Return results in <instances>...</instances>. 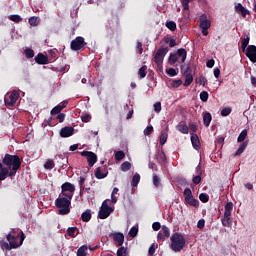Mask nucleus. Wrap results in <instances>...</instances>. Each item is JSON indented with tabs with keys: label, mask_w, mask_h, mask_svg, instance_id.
<instances>
[{
	"label": "nucleus",
	"mask_w": 256,
	"mask_h": 256,
	"mask_svg": "<svg viewBox=\"0 0 256 256\" xmlns=\"http://www.w3.org/2000/svg\"><path fill=\"white\" fill-rule=\"evenodd\" d=\"M137 233H139V227L137 226H133L129 231L130 237H137Z\"/></svg>",
	"instance_id": "44"
},
{
	"label": "nucleus",
	"mask_w": 256,
	"mask_h": 256,
	"mask_svg": "<svg viewBox=\"0 0 256 256\" xmlns=\"http://www.w3.org/2000/svg\"><path fill=\"white\" fill-rule=\"evenodd\" d=\"M193 83V75L191 74H186L185 76V82H184V87H189Z\"/></svg>",
	"instance_id": "36"
},
{
	"label": "nucleus",
	"mask_w": 256,
	"mask_h": 256,
	"mask_svg": "<svg viewBox=\"0 0 256 256\" xmlns=\"http://www.w3.org/2000/svg\"><path fill=\"white\" fill-rule=\"evenodd\" d=\"M191 143L196 151H199V149H201V142L199 141V136H197V134L191 135Z\"/></svg>",
	"instance_id": "18"
},
{
	"label": "nucleus",
	"mask_w": 256,
	"mask_h": 256,
	"mask_svg": "<svg viewBox=\"0 0 256 256\" xmlns=\"http://www.w3.org/2000/svg\"><path fill=\"white\" fill-rule=\"evenodd\" d=\"M10 21H13L14 23H21L23 21V18L18 14H13L9 16Z\"/></svg>",
	"instance_id": "31"
},
{
	"label": "nucleus",
	"mask_w": 256,
	"mask_h": 256,
	"mask_svg": "<svg viewBox=\"0 0 256 256\" xmlns=\"http://www.w3.org/2000/svg\"><path fill=\"white\" fill-rule=\"evenodd\" d=\"M70 49L72 51H83L85 49V38L78 36L71 41Z\"/></svg>",
	"instance_id": "10"
},
{
	"label": "nucleus",
	"mask_w": 256,
	"mask_h": 256,
	"mask_svg": "<svg viewBox=\"0 0 256 256\" xmlns=\"http://www.w3.org/2000/svg\"><path fill=\"white\" fill-rule=\"evenodd\" d=\"M246 57L250 59L252 63H256V46L250 45L246 49Z\"/></svg>",
	"instance_id": "14"
},
{
	"label": "nucleus",
	"mask_w": 256,
	"mask_h": 256,
	"mask_svg": "<svg viewBox=\"0 0 256 256\" xmlns=\"http://www.w3.org/2000/svg\"><path fill=\"white\" fill-rule=\"evenodd\" d=\"M55 206L59 209V215H69L71 213V200L66 197L58 196L55 200Z\"/></svg>",
	"instance_id": "4"
},
{
	"label": "nucleus",
	"mask_w": 256,
	"mask_h": 256,
	"mask_svg": "<svg viewBox=\"0 0 256 256\" xmlns=\"http://www.w3.org/2000/svg\"><path fill=\"white\" fill-rule=\"evenodd\" d=\"M55 168V162L53 160H47L44 164V169L51 171V169Z\"/></svg>",
	"instance_id": "35"
},
{
	"label": "nucleus",
	"mask_w": 256,
	"mask_h": 256,
	"mask_svg": "<svg viewBox=\"0 0 256 256\" xmlns=\"http://www.w3.org/2000/svg\"><path fill=\"white\" fill-rule=\"evenodd\" d=\"M166 73H167V75H169L170 77H175V76H177V70H175L174 68H167V69H166Z\"/></svg>",
	"instance_id": "50"
},
{
	"label": "nucleus",
	"mask_w": 256,
	"mask_h": 256,
	"mask_svg": "<svg viewBox=\"0 0 256 256\" xmlns=\"http://www.w3.org/2000/svg\"><path fill=\"white\" fill-rule=\"evenodd\" d=\"M61 190L64 191V192L65 191H70L72 193H75V185H73L70 182H65V183L62 184Z\"/></svg>",
	"instance_id": "20"
},
{
	"label": "nucleus",
	"mask_w": 256,
	"mask_h": 256,
	"mask_svg": "<svg viewBox=\"0 0 256 256\" xmlns=\"http://www.w3.org/2000/svg\"><path fill=\"white\" fill-rule=\"evenodd\" d=\"M179 59L181 60V63L186 61V59H187V50H185L183 48H180V49L177 50V53L171 54L169 56L170 65H175V63H177V61H179Z\"/></svg>",
	"instance_id": "6"
},
{
	"label": "nucleus",
	"mask_w": 256,
	"mask_h": 256,
	"mask_svg": "<svg viewBox=\"0 0 256 256\" xmlns=\"http://www.w3.org/2000/svg\"><path fill=\"white\" fill-rule=\"evenodd\" d=\"M196 83H198V85H203V87H205V85H207V78L200 76L199 78H196Z\"/></svg>",
	"instance_id": "46"
},
{
	"label": "nucleus",
	"mask_w": 256,
	"mask_h": 256,
	"mask_svg": "<svg viewBox=\"0 0 256 256\" xmlns=\"http://www.w3.org/2000/svg\"><path fill=\"white\" fill-rule=\"evenodd\" d=\"M111 237L115 245H118V247H122L123 243H125V235L121 232H114L111 234Z\"/></svg>",
	"instance_id": "13"
},
{
	"label": "nucleus",
	"mask_w": 256,
	"mask_h": 256,
	"mask_svg": "<svg viewBox=\"0 0 256 256\" xmlns=\"http://www.w3.org/2000/svg\"><path fill=\"white\" fill-rule=\"evenodd\" d=\"M199 199H200V201H202V203H207L209 201V195H207L205 193H201L199 195Z\"/></svg>",
	"instance_id": "51"
},
{
	"label": "nucleus",
	"mask_w": 256,
	"mask_h": 256,
	"mask_svg": "<svg viewBox=\"0 0 256 256\" xmlns=\"http://www.w3.org/2000/svg\"><path fill=\"white\" fill-rule=\"evenodd\" d=\"M169 52V49L167 48H160L155 56H154V63H156L158 69H163V59H165V56Z\"/></svg>",
	"instance_id": "8"
},
{
	"label": "nucleus",
	"mask_w": 256,
	"mask_h": 256,
	"mask_svg": "<svg viewBox=\"0 0 256 256\" xmlns=\"http://www.w3.org/2000/svg\"><path fill=\"white\" fill-rule=\"evenodd\" d=\"M166 27L170 31H175V29H177V24L173 21H168V22H166Z\"/></svg>",
	"instance_id": "42"
},
{
	"label": "nucleus",
	"mask_w": 256,
	"mask_h": 256,
	"mask_svg": "<svg viewBox=\"0 0 256 256\" xmlns=\"http://www.w3.org/2000/svg\"><path fill=\"white\" fill-rule=\"evenodd\" d=\"M168 137L169 135L167 134V132H162L160 136V145H165V143H167Z\"/></svg>",
	"instance_id": "40"
},
{
	"label": "nucleus",
	"mask_w": 256,
	"mask_h": 256,
	"mask_svg": "<svg viewBox=\"0 0 256 256\" xmlns=\"http://www.w3.org/2000/svg\"><path fill=\"white\" fill-rule=\"evenodd\" d=\"M231 111H232L231 107L222 108L221 112H220V115L222 117H229V115H231Z\"/></svg>",
	"instance_id": "32"
},
{
	"label": "nucleus",
	"mask_w": 256,
	"mask_h": 256,
	"mask_svg": "<svg viewBox=\"0 0 256 256\" xmlns=\"http://www.w3.org/2000/svg\"><path fill=\"white\" fill-rule=\"evenodd\" d=\"M28 23L31 25V27H37V25H39V18L32 16L29 18Z\"/></svg>",
	"instance_id": "27"
},
{
	"label": "nucleus",
	"mask_w": 256,
	"mask_h": 256,
	"mask_svg": "<svg viewBox=\"0 0 256 256\" xmlns=\"http://www.w3.org/2000/svg\"><path fill=\"white\" fill-rule=\"evenodd\" d=\"M25 55L27 59H33V57H35V52L33 51V49H26Z\"/></svg>",
	"instance_id": "49"
},
{
	"label": "nucleus",
	"mask_w": 256,
	"mask_h": 256,
	"mask_svg": "<svg viewBox=\"0 0 256 256\" xmlns=\"http://www.w3.org/2000/svg\"><path fill=\"white\" fill-rule=\"evenodd\" d=\"M199 27L204 37H207L209 35V29L211 28V20L207 19L205 14L199 17Z\"/></svg>",
	"instance_id": "7"
},
{
	"label": "nucleus",
	"mask_w": 256,
	"mask_h": 256,
	"mask_svg": "<svg viewBox=\"0 0 256 256\" xmlns=\"http://www.w3.org/2000/svg\"><path fill=\"white\" fill-rule=\"evenodd\" d=\"M17 99H19V92H17V90H14L10 94L9 99H4L5 105L7 107H13V105L17 103Z\"/></svg>",
	"instance_id": "12"
},
{
	"label": "nucleus",
	"mask_w": 256,
	"mask_h": 256,
	"mask_svg": "<svg viewBox=\"0 0 256 256\" xmlns=\"http://www.w3.org/2000/svg\"><path fill=\"white\" fill-rule=\"evenodd\" d=\"M96 179H105L107 177L108 172L105 167H98L94 173Z\"/></svg>",
	"instance_id": "16"
},
{
	"label": "nucleus",
	"mask_w": 256,
	"mask_h": 256,
	"mask_svg": "<svg viewBox=\"0 0 256 256\" xmlns=\"http://www.w3.org/2000/svg\"><path fill=\"white\" fill-rule=\"evenodd\" d=\"M153 110L155 113H161V102L154 103Z\"/></svg>",
	"instance_id": "52"
},
{
	"label": "nucleus",
	"mask_w": 256,
	"mask_h": 256,
	"mask_svg": "<svg viewBox=\"0 0 256 256\" xmlns=\"http://www.w3.org/2000/svg\"><path fill=\"white\" fill-rule=\"evenodd\" d=\"M7 242H0L2 249H6V251H11V249H17V247H21L23 245V241H25V234L21 232L20 234L13 235L9 233L7 235Z\"/></svg>",
	"instance_id": "2"
},
{
	"label": "nucleus",
	"mask_w": 256,
	"mask_h": 256,
	"mask_svg": "<svg viewBox=\"0 0 256 256\" xmlns=\"http://www.w3.org/2000/svg\"><path fill=\"white\" fill-rule=\"evenodd\" d=\"M73 195H75V192H70V191H65L61 190V194L59 195L60 197H65L66 199H73Z\"/></svg>",
	"instance_id": "26"
},
{
	"label": "nucleus",
	"mask_w": 256,
	"mask_h": 256,
	"mask_svg": "<svg viewBox=\"0 0 256 256\" xmlns=\"http://www.w3.org/2000/svg\"><path fill=\"white\" fill-rule=\"evenodd\" d=\"M124 158H125V152L124 151L116 152V154H115L116 161H121Z\"/></svg>",
	"instance_id": "48"
},
{
	"label": "nucleus",
	"mask_w": 256,
	"mask_h": 256,
	"mask_svg": "<svg viewBox=\"0 0 256 256\" xmlns=\"http://www.w3.org/2000/svg\"><path fill=\"white\" fill-rule=\"evenodd\" d=\"M209 99V93L207 91H202L200 93V100L203 102V103H207Z\"/></svg>",
	"instance_id": "39"
},
{
	"label": "nucleus",
	"mask_w": 256,
	"mask_h": 256,
	"mask_svg": "<svg viewBox=\"0 0 256 256\" xmlns=\"http://www.w3.org/2000/svg\"><path fill=\"white\" fill-rule=\"evenodd\" d=\"M246 138H247V129H244L239 134L237 141L238 143H243V141H245Z\"/></svg>",
	"instance_id": "29"
},
{
	"label": "nucleus",
	"mask_w": 256,
	"mask_h": 256,
	"mask_svg": "<svg viewBox=\"0 0 256 256\" xmlns=\"http://www.w3.org/2000/svg\"><path fill=\"white\" fill-rule=\"evenodd\" d=\"M81 219L84 223H89V221H91V210L88 209L84 211L81 215Z\"/></svg>",
	"instance_id": "23"
},
{
	"label": "nucleus",
	"mask_w": 256,
	"mask_h": 256,
	"mask_svg": "<svg viewBox=\"0 0 256 256\" xmlns=\"http://www.w3.org/2000/svg\"><path fill=\"white\" fill-rule=\"evenodd\" d=\"M75 133L74 127L66 126L64 128H61L60 130V137L66 139L67 137H72V135Z\"/></svg>",
	"instance_id": "15"
},
{
	"label": "nucleus",
	"mask_w": 256,
	"mask_h": 256,
	"mask_svg": "<svg viewBox=\"0 0 256 256\" xmlns=\"http://www.w3.org/2000/svg\"><path fill=\"white\" fill-rule=\"evenodd\" d=\"M212 119H213V117L211 116V113H209V112L203 113V123H204L205 127H209V125H211Z\"/></svg>",
	"instance_id": "21"
},
{
	"label": "nucleus",
	"mask_w": 256,
	"mask_h": 256,
	"mask_svg": "<svg viewBox=\"0 0 256 256\" xmlns=\"http://www.w3.org/2000/svg\"><path fill=\"white\" fill-rule=\"evenodd\" d=\"M181 85H183V81H181V80H174L172 82V87L177 88V87H181Z\"/></svg>",
	"instance_id": "59"
},
{
	"label": "nucleus",
	"mask_w": 256,
	"mask_h": 256,
	"mask_svg": "<svg viewBox=\"0 0 256 256\" xmlns=\"http://www.w3.org/2000/svg\"><path fill=\"white\" fill-rule=\"evenodd\" d=\"M138 75L141 77V79H145V77H147V66L146 65L142 66L139 69Z\"/></svg>",
	"instance_id": "33"
},
{
	"label": "nucleus",
	"mask_w": 256,
	"mask_h": 256,
	"mask_svg": "<svg viewBox=\"0 0 256 256\" xmlns=\"http://www.w3.org/2000/svg\"><path fill=\"white\" fill-rule=\"evenodd\" d=\"M79 187H80V191H83V189H85V177L81 176L79 178Z\"/></svg>",
	"instance_id": "53"
},
{
	"label": "nucleus",
	"mask_w": 256,
	"mask_h": 256,
	"mask_svg": "<svg viewBox=\"0 0 256 256\" xmlns=\"http://www.w3.org/2000/svg\"><path fill=\"white\" fill-rule=\"evenodd\" d=\"M189 1L191 0H181V3L183 5V8L187 11L189 10Z\"/></svg>",
	"instance_id": "61"
},
{
	"label": "nucleus",
	"mask_w": 256,
	"mask_h": 256,
	"mask_svg": "<svg viewBox=\"0 0 256 256\" xmlns=\"http://www.w3.org/2000/svg\"><path fill=\"white\" fill-rule=\"evenodd\" d=\"M215 66V60H208L206 63V67H208L209 69H212V67Z\"/></svg>",
	"instance_id": "64"
},
{
	"label": "nucleus",
	"mask_w": 256,
	"mask_h": 256,
	"mask_svg": "<svg viewBox=\"0 0 256 256\" xmlns=\"http://www.w3.org/2000/svg\"><path fill=\"white\" fill-rule=\"evenodd\" d=\"M224 216L221 219L223 227H231L233 225V218H231V213L233 211V202H227L224 207Z\"/></svg>",
	"instance_id": "5"
},
{
	"label": "nucleus",
	"mask_w": 256,
	"mask_h": 256,
	"mask_svg": "<svg viewBox=\"0 0 256 256\" xmlns=\"http://www.w3.org/2000/svg\"><path fill=\"white\" fill-rule=\"evenodd\" d=\"M176 129L180 132L183 133V135H187V133H189V127L187 125H177Z\"/></svg>",
	"instance_id": "25"
},
{
	"label": "nucleus",
	"mask_w": 256,
	"mask_h": 256,
	"mask_svg": "<svg viewBox=\"0 0 256 256\" xmlns=\"http://www.w3.org/2000/svg\"><path fill=\"white\" fill-rule=\"evenodd\" d=\"M81 156L87 158V163H88L89 167H93V165H95L97 163V154L96 153H93L91 151H82Z\"/></svg>",
	"instance_id": "11"
},
{
	"label": "nucleus",
	"mask_w": 256,
	"mask_h": 256,
	"mask_svg": "<svg viewBox=\"0 0 256 256\" xmlns=\"http://www.w3.org/2000/svg\"><path fill=\"white\" fill-rule=\"evenodd\" d=\"M113 211H114L113 207H110L109 204H107V200H104L102 203V206L99 209L98 218L107 219V217H109V215H111Z\"/></svg>",
	"instance_id": "9"
},
{
	"label": "nucleus",
	"mask_w": 256,
	"mask_h": 256,
	"mask_svg": "<svg viewBox=\"0 0 256 256\" xmlns=\"http://www.w3.org/2000/svg\"><path fill=\"white\" fill-rule=\"evenodd\" d=\"M81 119H82L83 123H89V121H91V115L84 114L81 116Z\"/></svg>",
	"instance_id": "56"
},
{
	"label": "nucleus",
	"mask_w": 256,
	"mask_h": 256,
	"mask_svg": "<svg viewBox=\"0 0 256 256\" xmlns=\"http://www.w3.org/2000/svg\"><path fill=\"white\" fill-rule=\"evenodd\" d=\"M165 235H164V233L162 232V231H160L159 233H158V235H157V239H158V241H165Z\"/></svg>",
	"instance_id": "62"
},
{
	"label": "nucleus",
	"mask_w": 256,
	"mask_h": 256,
	"mask_svg": "<svg viewBox=\"0 0 256 256\" xmlns=\"http://www.w3.org/2000/svg\"><path fill=\"white\" fill-rule=\"evenodd\" d=\"M116 255L117 256H127V248L121 246L120 248H118Z\"/></svg>",
	"instance_id": "43"
},
{
	"label": "nucleus",
	"mask_w": 256,
	"mask_h": 256,
	"mask_svg": "<svg viewBox=\"0 0 256 256\" xmlns=\"http://www.w3.org/2000/svg\"><path fill=\"white\" fill-rule=\"evenodd\" d=\"M247 149V142H244L240 145L238 150L236 151V156L239 157L240 155H243V152Z\"/></svg>",
	"instance_id": "30"
},
{
	"label": "nucleus",
	"mask_w": 256,
	"mask_h": 256,
	"mask_svg": "<svg viewBox=\"0 0 256 256\" xmlns=\"http://www.w3.org/2000/svg\"><path fill=\"white\" fill-rule=\"evenodd\" d=\"M155 249H157V244L153 243L148 250L149 255H155Z\"/></svg>",
	"instance_id": "55"
},
{
	"label": "nucleus",
	"mask_w": 256,
	"mask_h": 256,
	"mask_svg": "<svg viewBox=\"0 0 256 256\" xmlns=\"http://www.w3.org/2000/svg\"><path fill=\"white\" fill-rule=\"evenodd\" d=\"M161 232L163 233L164 237L169 238L171 236V231L169 230V227L163 225Z\"/></svg>",
	"instance_id": "45"
},
{
	"label": "nucleus",
	"mask_w": 256,
	"mask_h": 256,
	"mask_svg": "<svg viewBox=\"0 0 256 256\" xmlns=\"http://www.w3.org/2000/svg\"><path fill=\"white\" fill-rule=\"evenodd\" d=\"M192 181L194 185H199L201 183V174H197Z\"/></svg>",
	"instance_id": "57"
},
{
	"label": "nucleus",
	"mask_w": 256,
	"mask_h": 256,
	"mask_svg": "<svg viewBox=\"0 0 256 256\" xmlns=\"http://www.w3.org/2000/svg\"><path fill=\"white\" fill-rule=\"evenodd\" d=\"M3 164L0 162V183L5 181L7 177L13 178L17 175V171L21 169V159L17 155L6 154L3 158ZM9 168L11 169L10 172Z\"/></svg>",
	"instance_id": "1"
},
{
	"label": "nucleus",
	"mask_w": 256,
	"mask_h": 256,
	"mask_svg": "<svg viewBox=\"0 0 256 256\" xmlns=\"http://www.w3.org/2000/svg\"><path fill=\"white\" fill-rule=\"evenodd\" d=\"M150 133H153V126H147L144 129V135L149 136Z\"/></svg>",
	"instance_id": "58"
},
{
	"label": "nucleus",
	"mask_w": 256,
	"mask_h": 256,
	"mask_svg": "<svg viewBox=\"0 0 256 256\" xmlns=\"http://www.w3.org/2000/svg\"><path fill=\"white\" fill-rule=\"evenodd\" d=\"M87 246H81L78 250H77V256H87Z\"/></svg>",
	"instance_id": "37"
},
{
	"label": "nucleus",
	"mask_w": 256,
	"mask_h": 256,
	"mask_svg": "<svg viewBox=\"0 0 256 256\" xmlns=\"http://www.w3.org/2000/svg\"><path fill=\"white\" fill-rule=\"evenodd\" d=\"M75 233H77V227H69L67 229V235L69 237H77V234H75Z\"/></svg>",
	"instance_id": "38"
},
{
	"label": "nucleus",
	"mask_w": 256,
	"mask_h": 256,
	"mask_svg": "<svg viewBox=\"0 0 256 256\" xmlns=\"http://www.w3.org/2000/svg\"><path fill=\"white\" fill-rule=\"evenodd\" d=\"M152 181H153L154 187H159V185H161V178H159L157 174H153Z\"/></svg>",
	"instance_id": "41"
},
{
	"label": "nucleus",
	"mask_w": 256,
	"mask_h": 256,
	"mask_svg": "<svg viewBox=\"0 0 256 256\" xmlns=\"http://www.w3.org/2000/svg\"><path fill=\"white\" fill-rule=\"evenodd\" d=\"M250 37L246 36L241 42L242 51L245 53L247 51V45H249Z\"/></svg>",
	"instance_id": "34"
},
{
	"label": "nucleus",
	"mask_w": 256,
	"mask_h": 256,
	"mask_svg": "<svg viewBox=\"0 0 256 256\" xmlns=\"http://www.w3.org/2000/svg\"><path fill=\"white\" fill-rule=\"evenodd\" d=\"M197 227L198 229H203V227H205V220L204 219L199 220L197 223Z\"/></svg>",
	"instance_id": "63"
},
{
	"label": "nucleus",
	"mask_w": 256,
	"mask_h": 256,
	"mask_svg": "<svg viewBox=\"0 0 256 256\" xmlns=\"http://www.w3.org/2000/svg\"><path fill=\"white\" fill-rule=\"evenodd\" d=\"M185 201L188 205H191V207H199V200L193 198V196L186 198Z\"/></svg>",
	"instance_id": "24"
},
{
	"label": "nucleus",
	"mask_w": 256,
	"mask_h": 256,
	"mask_svg": "<svg viewBox=\"0 0 256 256\" xmlns=\"http://www.w3.org/2000/svg\"><path fill=\"white\" fill-rule=\"evenodd\" d=\"M35 61L39 65H47V63H49V58L43 54H38Z\"/></svg>",
	"instance_id": "19"
},
{
	"label": "nucleus",
	"mask_w": 256,
	"mask_h": 256,
	"mask_svg": "<svg viewBox=\"0 0 256 256\" xmlns=\"http://www.w3.org/2000/svg\"><path fill=\"white\" fill-rule=\"evenodd\" d=\"M185 236L183 234L176 232L173 233L170 237V249L174 251V253H179L185 249Z\"/></svg>",
	"instance_id": "3"
},
{
	"label": "nucleus",
	"mask_w": 256,
	"mask_h": 256,
	"mask_svg": "<svg viewBox=\"0 0 256 256\" xmlns=\"http://www.w3.org/2000/svg\"><path fill=\"white\" fill-rule=\"evenodd\" d=\"M152 229H153L154 231H159V229H161V223H159V222H154V223L152 224Z\"/></svg>",
	"instance_id": "60"
},
{
	"label": "nucleus",
	"mask_w": 256,
	"mask_h": 256,
	"mask_svg": "<svg viewBox=\"0 0 256 256\" xmlns=\"http://www.w3.org/2000/svg\"><path fill=\"white\" fill-rule=\"evenodd\" d=\"M184 197H185V199H188L189 197H193V192H191L190 188H185Z\"/></svg>",
	"instance_id": "54"
},
{
	"label": "nucleus",
	"mask_w": 256,
	"mask_h": 256,
	"mask_svg": "<svg viewBox=\"0 0 256 256\" xmlns=\"http://www.w3.org/2000/svg\"><path fill=\"white\" fill-rule=\"evenodd\" d=\"M139 181H141V175L135 174L131 181L132 187H137V185H139Z\"/></svg>",
	"instance_id": "28"
},
{
	"label": "nucleus",
	"mask_w": 256,
	"mask_h": 256,
	"mask_svg": "<svg viewBox=\"0 0 256 256\" xmlns=\"http://www.w3.org/2000/svg\"><path fill=\"white\" fill-rule=\"evenodd\" d=\"M129 169H131V164L126 161V162H123L122 165H121V170L125 172L129 171Z\"/></svg>",
	"instance_id": "47"
},
{
	"label": "nucleus",
	"mask_w": 256,
	"mask_h": 256,
	"mask_svg": "<svg viewBox=\"0 0 256 256\" xmlns=\"http://www.w3.org/2000/svg\"><path fill=\"white\" fill-rule=\"evenodd\" d=\"M66 107V103H64L63 105H57L51 110V115H59V113H61V111H63V109H65Z\"/></svg>",
	"instance_id": "22"
},
{
	"label": "nucleus",
	"mask_w": 256,
	"mask_h": 256,
	"mask_svg": "<svg viewBox=\"0 0 256 256\" xmlns=\"http://www.w3.org/2000/svg\"><path fill=\"white\" fill-rule=\"evenodd\" d=\"M235 11L238 13V15H241L242 17H247V13H249V10H247L241 3H238L235 6Z\"/></svg>",
	"instance_id": "17"
}]
</instances>
